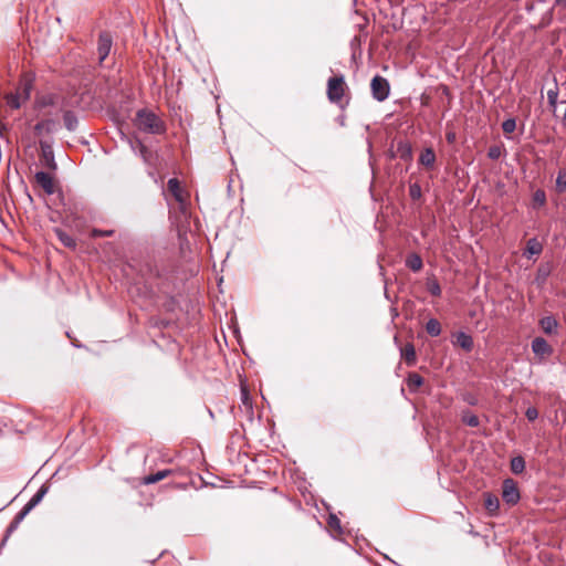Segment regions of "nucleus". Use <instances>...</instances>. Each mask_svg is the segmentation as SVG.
I'll return each mask as SVG.
<instances>
[{
  "label": "nucleus",
  "instance_id": "obj_1",
  "mask_svg": "<svg viewBox=\"0 0 566 566\" xmlns=\"http://www.w3.org/2000/svg\"><path fill=\"white\" fill-rule=\"evenodd\" d=\"M134 124L138 130L150 135H160L166 132L164 120L146 108L137 111Z\"/></svg>",
  "mask_w": 566,
  "mask_h": 566
},
{
  "label": "nucleus",
  "instance_id": "obj_2",
  "mask_svg": "<svg viewBox=\"0 0 566 566\" xmlns=\"http://www.w3.org/2000/svg\"><path fill=\"white\" fill-rule=\"evenodd\" d=\"M345 80L343 75L329 77L327 81V97L332 103L340 104L345 93Z\"/></svg>",
  "mask_w": 566,
  "mask_h": 566
},
{
  "label": "nucleus",
  "instance_id": "obj_3",
  "mask_svg": "<svg viewBox=\"0 0 566 566\" xmlns=\"http://www.w3.org/2000/svg\"><path fill=\"white\" fill-rule=\"evenodd\" d=\"M167 189L175 198V200L179 203V209L182 214H187V193L180 186V182L177 178H170L167 182Z\"/></svg>",
  "mask_w": 566,
  "mask_h": 566
},
{
  "label": "nucleus",
  "instance_id": "obj_4",
  "mask_svg": "<svg viewBox=\"0 0 566 566\" xmlns=\"http://www.w3.org/2000/svg\"><path fill=\"white\" fill-rule=\"evenodd\" d=\"M373 97L378 102H384L388 98L390 86L388 81L379 75H376L370 83Z\"/></svg>",
  "mask_w": 566,
  "mask_h": 566
},
{
  "label": "nucleus",
  "instance_id": "obj_5",
  "mask_svg": "<svg viewBox=\"0 0 566 566\" xmlns=\"http://www.w3.org/2000/svg\"><path fill=\"white\" fill-rule=\"evenodd\" d=\"M502 499L507 505H515L520 501V491L513 479L504 480L502 485Z\"/></svg>",
  "mask_w": 566,
  "mask_h": 566
},
{
  "label": "nucleus",
  "instance_id": "obj_6",
  "mask_svg": "<svg viewBox=\"0 0 566 566\" xmlns=\"http://www.w3.org/2000/svg\"><path fill=\"white\" fill-rule=\"evenodd\" d=\"M113 45L112 36L108 32H101L97 43L98 62L102 64L109 55Z\"/></svg>",
  "mask_w": 566,
  "mask_h": 566
},
{
  "label": "nucleus",
  "instance_id": "obj_7",
  "mask_svg": "<svg viewBox=\"0 0 566 566\" xmlns=\"http://www.w3.org/2000/svg\"><path fill=\"white\" fill-rule=\"evenodd\" d=\"M35 182L44 190L46 195L55 192V185L53 177L45 171H38L34 175Z\"/></svg>",
  "mask_w": 566,
  "mask_h": 566
},
{
  "label": "nucleus",
  "instance_id": "obj_8",
  "mask_svg": "<svg viewBox=\"0 0 566 566\" xmlns=\"http://www.w3.org/2000/svg\"><path fill=\"white\" fill-rule=\"evenodd\" d=\"M57 126H59V123L56 120L44 119V120L39 122L34 126V132L39 136L42 134H52L57 129Z\"/></svg>",
  "mask_w": 566,
  "mask_h": 566
},
{
  "label": "nucleus",
  "instance_id": "obj_9",
  "mask_svg": "<svg viewBox=\"0 0 566 566\" xmlns=\"http://www.w3.org/2000/svg\"><path fill=\"white\" fill-rule=\"evenodd\" d=\"M436 163V154L432 148H424L419 156V164L426 168H432Z\"/></svg>",
  "mask_w": 566,
  "mask_h": 566
},
{
  "label": "nucleus",
  "instance_id": "obj_10",
  "mask_svg": "<svg viewBox=\"0 0 566 566\" xmlns=\"http://www.w3.org/2000/svg\"><path fill=\"white\" fill-rule=\"evenodd\" d=\"M455 344L459 345L465 352H471L473 348V338L471 335L459 332L455 335Z\"/></svg>",
  "mask_w": 566,
  "mask_h": 566
},
{
  "label": "nucleus",
  "instance_id": "obj_11",
  "mask_svg": "<svg viewBox=\"0 0 566 566\" xmlns=\"http://www.w3.org/2000/svg\"><path fill=\"white\" fill-rule=\"evenodd\" d=\"M532 350L535 355L544 356L551 353V347L544 338L536 337L532 342Z\"/></svg>",
  "mask_w": 566,
  "mask_h": 566
},
{
  "label": "nucleus",
  "instance_id": "obj_12",
  "mask_svg": "<svg viewBox=\"0 0 566 566\" xmlns=\"http://www.w3.org/2000/svg\"><path fill=\"white\" fill-rule=\"evenodd\" d=\"M401 357L408 366H413L416 364L417 356L413 344L408 343L401 348Z\"/></svg>",
  "mask_w": 566,
  "mask_h": 566
},
{
  "label": "nucleus",
  "instance_id": "obj_13",
  "mask_svg": "<svg viewBox=\"0 0 566 566\" xmlns=\"http://www.w3.org/2000/svg\"><path fill=\"white\" fill-rule=\"evenodd\" d=\"M542 251L543 244L536 238H532L526 242L524 255L531 258L532 255L541 254Z\"/></svg>",
  "mask_w": 566,
  "mask_h": 566
},
{
  "label": "nucleus",
  "instance_id": "obj_14",
  "mask_svg": "<svg viewBox=\"0 0 566 566\" xmlns=\"http://www.w3.org/2000/svg\"><path fill=\"white\" fill-rule=\"evenodd\" d=\"M422 259L417 253H411L406 259V266L413 272H419L422 269Z\"/></svg>",
  "mask_w": 566,
  "mask_h": 566
},
{
  "label": "nucleus",
  "instance_id": "obj_15",
  "mask_svg": "<svg viewBox=\"0 0 566 566\" xmlns=\"http://www.w3.org/2000/svg\"><path fill=\"white\" fill-rule=\"evenodd\" d=\"M31 91H32V80L24 77L21 81V83L17 90V94H20V97L25 101V99H29V97L31 95Z\"/></svg>",
  "mask_w": 566,
  "mask_h": 566
},
{
  "label": "nucleus",
  "instance_id": "obj_16",
  "mask_svg": "<svg viewBox=\"0 0 566 566\" xmlns=\"http://www.w3.org/2000/svg\"><path fill=\"white\" fill-rule=\"evenodd\" d=\"M63 122H64V126L70 132H74L77 128L78 119H77L75 113L72 111L64 112Z\"/></svg>",
  "mask_w": 566,
  "mask_h": 566
},
{
  "label": "nucleus",
  "instance_id": "obj_17",
  "mask_svg": "<svg viewBox=\"0 0 566 566\" xmlns=\"http://www.w3.org/2000/svg\"><path fill=\"white\" fill-rule=\"evenodd\" d=\"M172 473L171 470H160L154 474H149L147 476L144 478V484L148 485V484H154L156 482H159L161 480H164L165 478L169 476L170 474Z\"/></svg>",
  "mask_w": 566,
  "mask_h": 566
},
{
  "label": "nucleus",
  "instance_id": "obj_18",
  "mask_svg": "<svg viewBox=\"0 0 566 566\" xmlns=\"http://www.w3.org/2000/svg\"><path fill=\"white\" fill-rule=\"evenodd\" d=\"M539 325H541L542 329L544 331V333H546V334H553L558 326L557 321L553 316L543 317L539 321Z\"/></svg>",
  "mask_w": 566,
  "mask_h": 566
},
{
  "label": "nucleus",
  "instance_id": "obj_19",
  "mask_svg": "<svg viewBox=\"0 0 566 566\" xmlns=\"http://www.w3.org/2000/svg\"><path fill=\"white\" fill-rule=\"evenodd\" d=\"M484 506L489 513L495 514L500 507V501L497 496L486 493L484 499Z\"/></svg>",
  "mask_w": 566,
  "mask_h": 566
},
{
  "label": "nucleus",
  "instance_id": "obj_20",
  "mask_svg": "<svg viewBox=\"0 0 566 566\" xmlns=\"http://www.w3.org/2000/svg\"><path fill=\"white\" fill-rule=\"evenodd\" d=\"M397 151L402 160H411L412 147L408 142H399L397 145Z\"/></svg>",
  "mask_w": 566,
  "mask_h": 566
},
{
  "label": "nucleus",
  "instance_id": "obj_21",
  "mask_svg": "<svg viewBox=\"0 0 566 566\" xmlns=\"http://www.w3.org/2000/svg\"><path fill=\"white\" fill-rule=\"evenodd\" d=\"M41 148H42V154H43V158L45 160L46 166L51 169H55L56 164L54 160V156H53L51 146L41 143Z\"/></svg>",
  "mask_w": 566,
  "mask_h": 566
},
{
  "label": "nucleus",
  "instance_id": "obj_22",
  "mask_svg": "<svg viewBox=\"0 0 566 566\" xmlns=\"http://www.w3.org/2000/svg\"><path fill=\"white\" fill-rule=\"evenodd\" d=\"M546 205V193L543 189H537L532 197V207L534 209L542 208Z\"/></svg>",
  "mask_w": 566,
  "mask_h": 566
},
{
  "label": "nucleus",
  "instance_id": "obj_23",
  "mask_svg": "<svg viewBox=\"0 0 566 566\" xmlns=\"http://www.w3.org/2000/svg\"><path fill=\"white\" fill-rule=\"evenodd\" d=\"M558 94H559L558 84H557L556 78H554V87H552L547 91V101H548L549 106L553 109H555L557 106Z\"/></svg>",
  "mask_w": 566,
  "mask_h": 566
},
{
  "label": "nucleus",
  "instance_id": "obj_24",
  "mask_svg": "<svg viewBox=\"0 0 566 566\" xmlns=\"http://www.w3.org/2000/svg\"><path fill=\"white\" fill-rule=\"evenodd\" d=\"M426 331L429 335L431 336H439L441 334V325H440V322L436 318H430L427 323H426Z\"/></svg>",
  "mask_w": 566,
  "mask_h": 566
},
{
  "label": "nucleus",
  "instance_id": "obj_25",
  "mask_svg": "<svg viewBox=\"0 0 566 566\" xmlns=\"http://www.w3.org/2000/svg\"><path fill=\"white\" fill-rule=\"evenodd\" d=\"M55 233L59 238V240L67 248H75L76 247V241L73 237H71L70 234H67L66 232H64L63 230L61 229H56L55 230Z\"/></svg>",
  "mask_w": 566,
  "mask_h": 566
},
{
  "label": "nucleus",
  "instance_id": "obj_26",
  "mask_svg": "<svg viewBox=\"0 0 566 566\" xmlns=\"http://www.w3.org/2000/svg\"><path fill=\"white\" fill-rule=\"evenodd\" d=\"M407 384L410 390H417L423 384V378L417 374L411 373L407 378Z\"/></svg>",
  "mask_w": 566,
  "mask_h": 566
},
{
  "label": "nucleus",
  "instance_id": "obj_27",
  "mask_svg": "<svg viewBox=\"0 0 566 566\" xmlns=\"http://www.w3.org/2000/svg\"><path fill=\"white\" fill-rule=\"evenodd\" d=\"M525 469V461L522 457H515L511 460V470L515 474H520Z\"/></svg>",
  "mask_w": 566,
  "mask_h": 566
},
{
  "label": "nucleus",
  "instance_id": "obj_28",
  "mask_svg": "<svg viewBox=\"0 0 566 566\" xmlns=\"http://www.w3.org/2000/svg\"><path fill=\"white\" fill-rule=\"evenodd\" d=\"M46 493V488L44 486H41L38 492L29 500V502L27 503V505L29 506V509H33L43 499V496L45 495Z\"/></svg>",
  "mask_w": 566,
  "mask_h": 566
},
{
  "label": "nucleus",
  "instance_id": "obj_29",
  "mask_svg": "<svg viewBox=\"0 0 566 566\" xmlns=\"http://www.w3.org/2000/svg\"><path fill=\"white\" fill-rule=\"evenodd\" d=\"M556 190L558 192L566 191V169H560L556 177Z\"/></svg>",
  "mask_w": 566,
  "mask_h": 566
},
{
  "label": "nucleus",
  "instance_id": "obj_30",
  "mask_svg": "<svg viewBox=\"0 0 566 566\" xmlns=\"http://www.w3.org/2000/svg\"><path fill=\"white\" fill-rule=\"evenodd\" d=\"M462 421H463L467 426H469V427H473V428H475V427H478V426L480 424V420H479V418H478L474 413H472V412H470V411H465V412H463V415H462Z\"/></svg>",
  "mask_w": 566,
  "mask_h": 566
},
{
  "label": "nucleus",
  "instance_id": "obj_31",
  "mask_svg": "<svg viewBox=\"0 0 566 566\" xmlns=\"http://www.w3.org/2000/svg\"><path fill=\"white\" fill-rule=\"evenodd\" d=\"M427 289L434 296L441 295V287L437 280H429L427 282Z\"/></svg>",
  "mask_w": 566,
  "mask_h": 566
},
{
  "label": "nucleus",
  "instance_id": "obj_32",
  "mask_svg": "<svg viewBox=\"0 0 566 566\" xmlns=\"http://www.w3.org/2000/svg\"><path fill=\"white\" fill-rule=\"evenodd\" d=\"M21 99L22 98L20 97V94H17V93H14V94L12 93L7 96V103L12 108H19L21 105Z\"/></svg>",
  "mask_w": 566,
  "mask_h": 566
},
{
  "label": "nucleus",
  "instance_id": "obj_33",
  "mask_svg": "<svg viewBox=\"0 0 566 566\" xmlns=\"http://www.w3.org/2000/svg\"><path fill=\"white\" fill-rule=\"evenodd\" d=\"M516 128V120L515 118H507L502 123V129L505 134H511Z\"/></svg>",
  "mask_w": 566,
  "mask_h": 566
},
{
  "label": "nucleus",
  "instance_id": "obj_34",
  "mask_svg": "<svg viewBox=\"0 0 566 566\" xmlns=\"http://www.w3.org/2000/svg\"><path fill=\"white\" fill-rule=\"evenodd\" d=\"M409 195L411 199L418 200L421 197V187L418 184L410 185Z\"/></svg>",
  "mask_w": 566,
  "mask_h": 566
},
{
  "label": "nucleus",
  "instance_id": "obj_35",
  "mask_svg": "<svg viewBox=\"0 0 566 566\" xmlns=\"http://www.w3.org/2000/svg\"><path fill=\"white\" fill-rule=\"evenodd\" d=\"M501 155H502V149L499 146H492L488 150V157L490 159H493V160L499 159L501 157Z\"/></svg>",
  "mask_w": 566,
  "mask_h": 566
},
{
  "label": "nucleus",
  "instance_id": "obj_36",
  "mask_svg": "<svg viewBox=\"0 0 566 566\" xmlns=\"http://www.w3.org/2000/svg\"><path fill=\"white\" fill-rule=\"evenodd\" d=\"M114 234V230H99V229H93L92 237L98 238V237H111Z\"/></svg>",
  "mask_w": 566,
  "mask_h": 566
},
{
  "label": "nucleus",
  "instance_id": "obj_37",
  "mask_svg": "<svg viewBox=\"0 0 566 566\" xmlns=\"http://www.w3.org/2000/svg\"><path fill=\"white\" fill-rule=\"evenodd\" d=\"M525 416L530 421H534L538 418V411L535 407H528L525 411Z\"/></svg>",
  "mask_w": 566,
  "mask_h": 566
},
{
  "label": "nucleus",
  "instance_id": "obj_38",
  "mask_svg": "<svg viewBox=\"0 0 566 566\" xmlns=\"http://www.w3.org/2000/svg\"><path fill=\"white\" fill-rule=\"evenodd\" d=\"M32 509H29V506L25 504L23 506V509L15 515L14 520L17 521V523H21L22 520L29 514V512L31 511Z\"/></svg>",
  "mask_w": 566,
  "mask_h": 566
},
{
  "label": "nucleus",
  "instance_id": "obj_39",
  "mask_svg": "<svg viewBox=\"0 0 566 566\" xmlns=\"http://www.w3.org/2000/svg\"><path fill=\"white\" fill-rule=\"evenodd\" d=\"M19 524H20V523H17V521H15V520H13V521L10 523V525H9V526H8V528H7V532H6V536H4V538H3V542H6V541L8 539V537L11 535V533H12V532H14V531L18 528Z\"/></svg>",
  "mask_w": 566,
  "mask_h": 566
},
{
  "label": "nucleus",
  "instance_id": "obj_40",
  "mask_svg": "<svg viewBox=\"0 0 566 566\" xmlns=\"http://www.w3.org/2000/svg\"><path fill=\"white\" fill-rule=\"evenodd\" d=\"M132 147L134 149H138V151L140 153V155L145 158L146 157V154H147V147L140 142V140H137L136 142V146L134 144H132Z\"/></svg>",
  "mask_w": 566,
  "mask_h": 566
},
{
  "label": "nucleus",
  "instance_id": "obj_41",
  "mask_svg": "<svg viewBox=\"0 0 566 566\" xmlns=\"http://www.w3.org/2000/svg\"><path fill=\"white\" fill-rule=\"evenodd\" d=\"M328 525L333 528H340V522L335 515L329 516Z\"/></svg>",
  "mask_w": 566,
  "mask_h": 566
},
{
  "label": "nucleus",
  "instance_id": "obj_42",
  "mask_svg": "<svg viewBox=\"0 0 566 566\" xmlns=\"http://www.w3.org/2000/svg\"><path fill=\"white\" fill-rule=\"evenodd\" d=\"M454 139H455V135H454V133H448V134H447V140H448L449 143H453V142H454Z\"/></svg>",
  "mask_w": 566,
  "mask_h": 566
},
{
  "label": "nucleus",
  "instance_id": "obj_43",
  "mask_svg": "<svg viewBox=\"0 0 566 566\" xmlns=\"http://www.w3.org/2000/svg\"><path fill=\"white\" fill-rule=\"evenodd\" d=\"M555 4L566 9V0H555Z\"/></svg>",
  "mask_w": 566,
  "mask_h": 566
},
{
  "label": "nucleus",
  "instance_id": "obj_44",
  "mask_svg": "<svg viewBox=\"0 0 566 566\" xmlns=\"http://www.w3.org/2000/svg\"><path fill=\"white\" fill-rule=\"evenodd\" d=\"M469 403L474 405L473 399L468 400Z\"/></svg>",
  "mask_w": 566,
  "mask_h": 566
}]
</instances>
